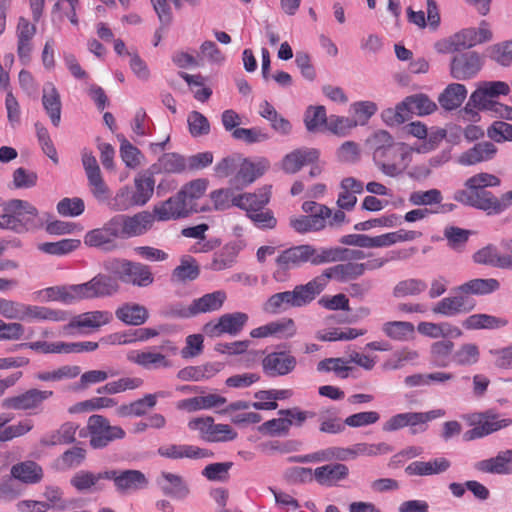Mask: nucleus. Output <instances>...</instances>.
Returning <instances> with one entry per match:
<instances>
[{
  "label": "nucleus",
  "instance_id": "nucleus-1",
  "mask_svg": "<svg viewBox=\"0 0 512 512\" xmlns=\"http://www.w3.org/2000/svg\"><path fill=\"white\" fill-rule=\"evenodd\" d=\"M363 258H365V253L362 250H351L341 247L317 248L310 244L293 246L283 250L276 258L278 268L273 273V278L276 281H283L286 271L298 268L306 263L319 266L347 259L359 260Z\"/></svg>",
  "mask_w": 512,
  "mask_h": 512
},
{
  "label": "nucleus",
  "instance_id": "nucleus-2",
  "mask_svg": "<svg viewBox=\"0 0 512 512\" xmlns=\"http://www.w3.org/2000/svg\"><path fill=\"white\" fill-rule=\"evenodd\" d=\"M313 279L304 285H297L292 291L275 293L264 303L263 310L276 314L290 307H302L311 303L317 295Z\"/></svg>",
  "mask_w": 512,
  "mask_h": 512
},
{
  "label": "nucleus",
  "instance_id": "nucleus-3",
  "mask_svg": "<svg viewBox=\"0 0 512 512\" xmlns=\"http://www.w3.org/2000/svg\"><path fill=\"white\" fill-rule=\"evenodd\" d=\"M104 269L115 275L122 283L136 287H147L154 281L149 266L127 259L112 258L103 263Z\"/></svg>",
  "mask_w": 512,
  "mask_h": 512
},
{
  "label": "nucleus",
  "instance_id": "nucleus-4",
  "mask_svg": "<svg viewBox=\"0 0 512 512\" xmlns=\"http://www.w3.org/2000/svg\"><path fill=\"white\" fill-rule=\"evenodd\" d=\"M468 420L473 428L463 434L465 441L485 437L512 424V419L501 418L500 415L493 410L473 413L469 416Z\"/></svg>",
  "mask_w": 512,
  "mask_h": 512
},
{
  "label": "nucleus",
  "instance_id": "nucleus-5",
  "mask_svg": "<svg viewBox=\"0 0 512 512\" xmlns=\"http://www.w3.org/2000/svg\"><path fill=\"white\" fill-rule=\"evenodd\" d=\"M87 430L90 435V446L94 449H102L115 440L123 439L126 435L120 426H113L109 420L98 414L88 418Z\"/></svg>",
  "mask_w": 512,
  "mask_h": 512
},
{
  "label": "nucleus",
  "instance_id": "nucleus-6",
  "mask_svg": "<svg viewBox=\"0 0 512 512\" xmlns=\"http://www.w3.org/2000/svg\"><path fill=\"white\" fill-rule=\"evenodd\" d=\"M408 156L409 153L404 144L394 143L387 149L375 153L373 161L384 175L396 177L406 168V165L403 164V162Z\"/></svg>",
  "mask_w": 512,
  "mask_h": 512
},
{
  "label": "nucleus",
  "instance_id": "nucleus-7",
  "mask_svg": "<svg viewBox=\"0 0 512 512\" xmlns=\"http://www.w3.org/2000/svg\"><path fill=\"white\" fill-rule=\"evenodd\" d=\"M248 315L244 312L226 313L217 320L204 324L202 331L210 338H217L224 334L238 335L248 322Z\"/></svg>",
  "mask_w": 512,
  "mask_h": 512
},
{
  "label": "nucleus",
  "instance_id": "nucleus-8",
  "mask_svg": "<svg viewBox=\"0 0 512 512\" xmlns=\"http://www.w3.org/2000/svg\"><path fill=\"white\" fill-rule=\"evenodd\" d=\"M53 396L51 390L31 388L18 395L10 396L2 400L3 409L21 411H41L43 403Z\"/></svg>",
  "mask_w": 512,
  "mask_h": 512
},
{
  "label": "nucleus",
  "instance_id": "nucleus-9",
  "mask_svg": "<svg viewBox=\"0 0 512 512\" xmlns=\"http://www.w3.org/2000/svg\"><path fill=\"white\" fill-rule=\"evenodd\" d=\"M491 39L492 32L488 23L483 20L478 28L462 29L451 36L448 42V50L451 52L466 50Z\"/></svg>",
  "mask_w": 512,
  "mask_h": 512
},
{
  "label": "nucleus",
  "instance_id": "nucleus-10",
  "mask_svg": "<svg viewBox=\"0 0 512 512\" xmlns=\"http://www.w3.org/2000/svg\"><path fill=\"white\" fill-rule=\"evenodd\" d=\"M364 274L363 264L355 262H347L337 264L325 269L320 275L313 278L315 287L319 294L325 289L329 280L333 279L338 282H347L357 279Z\"/></svg>",
  "mask_w": 512,
  "mask_h": 512
},
{
  "label": "nucleus",
  "instance_id": "nucleus-11",
  "mask_svg": "<svg viewBox=\"0 0 512 512\" xmlns=\"http://www.w3.org/2000/svg\"><path fill=\"white\" fill-rule=\"evenodd\" d=\"M118 290L119 284L117 280L106 274H97L88 282L76 285L78 301L109 297L117 293Z\"/></svg>",
  "mask_w": 512,
  "mask_h": 512
},
{
  "label": "nucleus",
  "instance_id": "nucleus-12",
  "mask_svg": "<svg viewBox=\"0 0 512 512\" xmlns=\"http://www.w3.org/2000/svg\"><path fill=\"white\" fill-rule=\"evenodd\" d=\"M197 211L196 207L190 206L188 200L180 195V191L175 196L156 204L153 208V213L158 221L185 218Z\"/></svg>",
  "mask_w": 512,
  "mask_h": 512
},
{
  "label": "nucleus",
  "instance_id": "nucleus-13",
  "mask_svg": "<svg viewBox=\"0 0 512 512\" xmlns=\"http://www.w3.org/2000/svg\"><path fill=\"white\" fill-rule=\"evenodd\" d=\"M445 412L441 409L428 412H407L392 416L383 424V431L392 432L406 426L415 427L427 423L428 421L442 417Z\"/></svg>",
  "mask_w": 512,
  "mask_h": 512
},
{
  "label": "nucleus",
  "instance_id": "nucleus-14",
  "mask_svg": "<svg viewBox=\"0 0 512 512\" xmlns=\"http://www.w3.org/2000/svg\"><path fill=\"white\" fill-rule=\"evenodd\" d=\"M482 65V58L477 52L460 53L452 58L450 73L454 79L467 80L476 76Z\"/></svg>",
  "mask_w": 512,
  "mask_h": 512
},
{
  "label": "nucleus",
  "instance_id": "nucleus-15",
  "mask_svg": "<svg viewBox=\"0 0 512 512\" xmlns=\"http://www.w3.org/2000/svg\"><path fill=\"white\" fill-rule=\"evenodd\" d=\"M476 302L470 296L457 292L453 296L442 298L433 307L432 312L446 317L467 314L474 310Z\"/></svg>",
  "mask_w": 512,
  "mask_h": 512
},
{
  "label": "nucleus",
  "instance_id": "nucleus-16",
  "mask_svg": "<svg viewBox=\"0 0 512 512\" xmlns=\"http://www.w3.org/2000/svg\"><path fill=\"white\" fill-rule=\"evenodd\" d=\"M105 479L113 480L116 489L125 493L142 489L148 485V480L144 473L139 470H109L105 471Z\"/></svg>",
  "mask_w": 512,
  "mask_h": 512
},
{
  "label": "nucleus",
  "instance_id": "nucleus-17",
  "mask_svg": "<svg viewBox=\"0 0 512 512\" xmlns=\"http://www.w3.org/2000/svg\"><path fill=\"white\" fill-rule=\"evenodd\" d=\"M296 364V358L285 351L271 352L262 361L263 371L270 377L287 375Z\"/></svg>",
  "mask_w": 512,
  "mask_h": 512
},
{
  "label": "nucleus",
  "instance_id": "nucleus-18",
  "mask_svg": "<svg viewBox=\"0 0 512 512\" xmlns=\"http://www.w3.org/2000/svg\"><path fill=\"white\" fill-rule=\"evenodd\" d=\"M156 484L165 496L176 500H183L190 494L188 483L178 474L163 471L156 478Z\"/></svg>",
  "mask_w": 512,
  "mask_h": 512
},
{
  "label": "nucleus",
  "instance_id": "nucleus-19",
  "mask_svg": "<svg viewBox=\"0 0 512 512\" xmlns=\"http://www.w3.org/2000/svg\"><path fill=\"white\" fill-rule=\"evenodd\" d=\"M320 152L315 148H299L284 156L281 162L282 170L287 174H295L303 166L314 164L318 161Z\"/></svg>",
  "mask_w": 512,
  "mask_h": 512
},
{
  "label": "nucleus",
  "instance_id": "nucleus-20",
  "mask_svg": "<svg viewBox=\"0 0 512 512\" xmlns=\"http://www.w3.org/2000/svg\"><path fill=\"white\" fill-rule=\"evenodd\" d=\"M158 454L162 457L169 459H201L210 458L213 453L207 449L200 448L193 445H165L158 448Z\"/></svg>",
  "mask_w": 512,
  "mask_h": 512
},
{
  "label": "nucleus",
  "instance_id": "nucleus-21",
  "mask_svg": "<svg viewBox=\"0 0 512 512\" xmlns=\"http://www.w3.org/2000/svg\"><path fill=\"white\" fill-rule=\"evenodd\" d=\"M473 260L477 264L512 270V252L501 255L493 245H487L478 250L473 255Z\"/></svg>",
  "mask_w": 512,
  "mask_h": 512
},
{
  "label": "nucleus",
  "instance_id": "nucleus-22",
  "mask_svg": "<svg viewBox=\"0 0 512 512\" xmlns=\"http://www.w3.org/2000/svg\"><path fill=\"white\" fill-rule=\"evenodd\" d=\"M268 167L269 162L267 160H261L258 163H253L244 159L236 175L231 179V184L237 188L251 184L258 177L263 175Z\"/></svg>",
  "mask_w": 512,
  "mask_h": 512
},
{
  "label": "nucleus",
  "instance_id": "nucleus-23",
  "mask_svg": "<svg viewBox=\"0 0 512 512\" xmlns=\"http://www.w3.org/2000/svg\"><path fill=\"white\" fill-rule=\"evenodd\" d=\"M451 466L448 459L439 457L430 461H414L405 468L409 476H430L446 472Z\"/></svg>",
  "mask_w": 512,
  "mask_h": 512
},
{
  "label": "nucleus",
  "instance_id": "nucleus-24",
  "mask_svg": "<svg viewBox=\"0 0 512 512\" xmlns=\"http://www.w3.org/2000/svg\"><path fill=\"white\" fill-rule=\"evenodd\" d=\"M270 187L260 188L255 193L237 194V199H234V205L248 214L264 208L270 200Z\"/></svg>",
  "mask_w": 512,
  "mask_h": 512
},
{
  "label": "nucleus",
  "instance_id": "nucleus-25",
  "mask_svg": "<svg viewBox=\"0 0 512 512\" xmlns=\"http://www.w3.org/2000/svg\"><path fill=\"white\" fill-rule=\"evenodd\" d=\"M478 471L491 474L512 473V450L499 452L496 457L481 460L475 464Z\"/></svg>",
  "mask_w": 512,
  "mask_h": 512
},
{
  "label": "nucleus",
  "instance_id": "nucleus-26",
  "mask_svg": "<svg viewBox=\"0 0 512 512\" xmlns=\"http://www.w3.org/2000/svg\"><path fill=\"white\" fill-rule=\"evenodd\" d=\"M496 153L497 147L492 142L482 141L462 153L459 157V163L462 165H474L489 161L494 158Z\"/></svg>",
  "mask_w": 512,
  "mask_h": 512
},
{
  "label": "nucleus",
  "instance_id": "nucleus-27",
  "mask_svg": "<svg viewBox=\"0 0 512 512\" xmlns=\"http://www.w3.org/2000/svg\"><path fill=\"white\" fill-rule=\"evenodd\" d=\"M187 168L186 159L175 152L164 153L149 169L152 174H180Z\"/></svg>",
  "mask_w": 512,
  "mask_h": 512
},
{
  "label": "nucleus",
  "instance_id": "nucleus-28",
  "mask_svg": "<svg viewBox=\"0 0 512 512\" xmlns=\"http://www.w3.org/2000/svg\"><path fill=\"white\" fill-rule=\"evenodd\" d=\"M349 469L341 463L327 464L314 470L315 480L322 486H334L337 482L345 480Z\"/></svg>",
  "mask_w": 512,
  "mask_h": 512
},
{
  "label": "nucleus",
  "instance_id": "nucleus-29",
  "mask_svg": "<svg viewBox=\"0 0 512 512\" xmlns=\"http://www.w3.org/2000/svg\"><path fill=\"white\" fill-rule=\"evenodd\" d=\"M155 218L154 213L151 214L147 211L139 212L133 216L123 215L125 237L144 234L151 228Z\"/></svg>",
  "mask_w": 512,
  "mask_h": 512
},
{
  "label": "nucleus",
  "instance_id": "nucleus-30",
  "mask_svg": "<svg viewBox=\"0 0 512 512\" xmlns=\"http://www.w3.org/2000/svg\"><path fill=\"white\" fill-rule=\"evenodd\" d=\"M111 319L112 315L107 311L86 312L74 317L63 329L68 332L72 328H99Z\"/></svg>",
  "mask_w": 512,
  "mask_h": 512
},
{
  "label": "nucleus",
  "instance_id": "nucleus-31",
  "mask_svg": "<svg viewBox=\"0 0 512 512\" xmlns=\"http://www.w3.org/2000/svg\"><path fill=\"white\" fill-rule=\"evenodd\" d=\"M153 176L148 169L134 178L135 190H132V194L137 206H144L151 199L155 187Z\"/></svg>",
  "mask_w": 512,
  "mask_h": 512
},
{
  "label": "nucleus",
  "instance_id": "nucleus-32",
  "mask_svg": "<svg viewBox=\"0 0 512 512\" xmlns=\"http://www.w3.org/2000/svg\"><path fill=\"white\" fill-rule=\"evenodd\" d=\"M42 103L52 124L57 127L61 120V100L53 83L49 82L44 85Z\"/></svg>",
  "mask_w": 512,
  "mask_h": 512
},
{
  "label": "nucleus",
  "instance_id": "nucleus-33",
  "mask_svg": "<svg viewBox=\"0 0 512 512\" xmlns=\"http://www.w3.org/2000/svg\"><path fill=\"white\" fill-rule=\"evenodd\" d=\"M227 402L225 397L217 394H208L206 396H196L181 400L177 403V408L194 412L201 409H211L219 407Z\"/></svg>",
  "mask_w": 512,
  "mask_h": 512
},
{
  "label": "nucleus",
  "instance_id": "nucleus-34",
  "mask_svg": "<svg viewBox=\"0 0 512 512\" xmlns=\"http://www.w3.org/2000/svg\"><path fill=\"white\" fill-rule=\"evenodd\" d=\"M473 207L486 211L488 214H498L508 207V203L502 202L501 198L498 199L491 192L485 189H473Z\"/></svg>",
  "mask_w": 512,
  "mask_h": 512
},
{
  "label": "nucleus",
  "instance_id": "nucleus-35",
  "mask_svg": "<svg viewBox=\"0 0 512 512\" xmlns=\"http://www.w3.org/2000/svg\"><path fill=\"white\" fill-rule=\"evenodd\" d=\"M467 96V89L463 84L451 83L439 95L438 102L447 111L455 110L461 106Z\"/></svg>",
  "mask_w": 512,
  "mask_h": 512
},
{
  "label": "nucleus",
  "instance_id": "nucleus-36",
  "mask_svg": "<svg viewBox=\"0 0 512 512\" xmlns=\"http://www.w3.org/2000/svg\"><path fill=\"white\" fill-rule=\"evenodd\" d=\"M227 295L223 290H217L212 293L194 299L193 305L196 316L203 313H212L218 311L224 305Z\"/></svg>",
  "mask_w": 512,
  "mask_h": 512
},
{
  "label": "nucleus",
  "instance_id": "nucleus-37",
  "mask_svg": "<svg viewBox=\"0 0 512 512\" xmlns=\"http://www.w3.org/2000/svg\"><path fill=\"white\" fill-rule=\"evenodd\" d=\"M162 396V392L157 394H146L143 398L138 399L130 404H124L117 408L118 416H143L146 414L147 409H151L156 405L157 396Z\"/></svg>",
  "mask_w": 512,
  "mask_h": 512
},
{
  "label": "nucleus",
  "instance_id": "nucleus-38",
  "mask_svg": "<svg viewBox=\"0 0 512 512\" xmlns=\"http://www.w3.org/2000/svg\"><path fill=\"white\" fill-rule=\"evenodd\" d=\"M116 317L128 325L139 326L144 324L148 317V310L140 304H124L115 312Z\"/></svg>",
  "mask_w": 512,
  "mask_h": 512
},
{
  "label": "nucleus",
  "instance_id": "nucleus-39",
  "mask_svg": "<svg viewBox=\"0 0 512 512\" xmlns=\"http://www.w3.org/2000/svg\"><path fill=\"white\" fill-rule=\"evenodd\" d=\"M11 476L23 483H37L42 479V468L34 461L17 463L11 468Z\"/></svg>",
  "mask_w": 512,
  "mask_h": 512
},
{
  "label": "nucleus",
  "instance_id": "nucleus-40",
  "mask_svg": "<svg viewBox=\"0 0 512 512\" xmlns=\"http://www.w3.org/2000/svg\"><path fill=\"white\" fill-rule=\"evenodd\" d=\"M499 287L500 283L498 282L497 279L476 278L458 286L457 288H455V291L465 294L467 296H469L470 294L486 295L498 290Z\"/></svg>",
  "mask_w": 512,
  "mask_h": 512
},
{
  "label": "nucleus",
  "instance_id": "nucleus-41",
  "mask_svg": "<svg viewBox=\"0 0 512 512\" xmlns=\"http://www.w3.org/2000/svg\"><path fill=\"white\" fill-rule=\"evenodd\" d=\"M408 117L412 114L419 116L428 115L437 109V105L425 94H415L406 97L403 101Z\"/></svg>",
  "mask_w": 512,
  "mask_h": 512
},
{
  "label": "nucleus",
  "instance_id": "nucleus-42",
  "mask_svg": "<svg viewBox=\"0 0 512 512\" xmlns=\"http://www.w3.org/2000/svg\"><path fill=\"white\" fill-rule=\"evenodd\" d=\"M508 321L488 314H473L467 317L462 325L467 330L497 329L505 327Z\"/></svg>",
  "mask_w": 512,
  "mask_h": 512
},
{
  "label": "nucleus",
  "instance_id": "nucleus-43",
  "mask_svg": "<svg viewBox=\"0 0 512 512\" xmlns=\"http://www.w3.org/2000/svg\"><path fill=\"white\" fill-rule=\"evenodd\" d=\"M137 365L147 369L168 368L172 366L171 361L164 353L153 351L138 352L135 356L130 358Z\"/></svg>",
  "mask_w": 512,
  "mask_h": 512
},
{
  "label": "nucleus",
  "instance_id": "nucleus-44",
  "mask_svg": "<svg viewBox=\"0 0 512 512\" xmlns=\"http://www.w3.org/2000/svg\"><path fill=\"white\" fill-rule=\"evenodd\" d=\"M200 268L192 257H183L180 265L172 272L171 280L176 283H186L194 281L199 277Z\"/></svg>",
  "mask_w": 512,
  "mask_h": 512
},
{
  "label": "nucleus",
  "instance_id": "nucleus-45",
  "mask_svg": "<svg viewBox=\"0 0 512 512\" xmlns=\"http://www.w3.org/2000/svg\"><path fill=\"white\" fill-rule=\"evenodd\" d=\"M326 219L320 214L301 216L290 220L291 227L298 233L322 230L326 226Z\"/></svg>",
  "mask_w": 512,
  "mask_h": 512
},
{
  "label": "nucleus",
  "instance_id": "nucleus-46",
  "mask_svg": "<svg viewBox=\"0 0 512 512\" xmlns=\"http://www.w3.org/2000/svg\"><path fill=\"white\" fill-rule=\"evenodd\" d=\"M105 471L94 474L89 471H79L70 480L71 485L78 491H87L92 487L96 490H101L102 486L99 481L105 479Z\"/></svg>",
  "mask_w": 512,
  "mask_h": 512
},
{
  "label": "nucleus",
  "instance_id": "nucleus-47",
  "mask_svg": "<svg viewBox=\"0 0 512 512\" xmlns=\"http://www.w3.org/2000/svg\"><path fill=\"white\" fill-rule=\"evenodd\" d=\"M78 429V425L72 422H66L60 426V428L53 432L48 438L41 440L43 445L55 446L58 444H70L75 441V433Z\"/></svg>",
  "mask_w": 512,
  "mask_h": 512
},
{
  "label": "nucleus",
  "instance_id": "nucleus-48",
  "mask_svg": "<svg viewBox=\"0 0 512 512\" xmlns=\"http://www.w3.org/2000/svg\"><path fill=\"white\" fill-rule=\"evenodd\" d=\"M427 288L425 281L417 278H408L399 281L393 288V296L396 298H404L407 296H417L424 292Z\"/></svg>",
  "mask_w": 512,
  "mask_h": 512
},
{
  "label": "nucleus",
  "instance_id": "nucleus-49",
  "mask_svg": "<svg viewBox=\"0 0 512 512\" xmlns=\"http://www.w3.org/2000/svg\"><path fill=\"white\" fill-rule=\"evenodd\" d=\"M329 117H327L324 106H309L304 115L305 127L309 132H316L321 126L327 128Z\"/></svg>",
  "mask_w": 512,
  "mask_h": 512
},
{
  "label": "nucleus",
  "instance_id": "nucleus-50",
  "mask_svg": "<svg viewBox=\"0 0 512 512\" xmlns=\"http://www.w3.org/2000/svg\"><path fill=\"white\" fill-rule=\"evenodd\" d=\"M510 87L503 81H484L478 85V88L473 92V101L480 99V95H488L494 99L500 95H508Z\"/></svg>",
  "mask_w": 512,
  "mask_h": 512
},
{
  "label": "nucleus",
  "instance_id": "nucleus-51",
  "mask_svg": "<svg viewBox=\"0 0 512 512\" xmlns=\"http://www.w3.org/2000/svg\"><path fill=\"white\" fill-rule=\"evenodd\" d=\"M80 246L78 239H62L57 242H45L38 246L39 250L50 255H66Z\"/></svg>",
  "mask_w": 512,
  "mask_h": 512
},
{
  "label": "nucleus",
  "instance_id": "nucleus-52",
  "mask_svg": "<svg viewBox=\"0 0 512 512\" xmlns=\"http://www.w3.org/2000/svg\"><path fill=\"white\" fill-rule=\"evenodd\" d=\"M43 293L47 301H62L66 304L78 301L76 285L49 287Z\"/></svg>",
  "mask_w": 512,
  "mask_h": 512
},
{
  "label": "nucleus",
  "instance_id": "nucleus-53",
  "mask_svg": "<svg viewBox=\"0 0 512 512\" xmlns=\"http://www.w3.org/2000/svg\"><path fill=\"white\" fill-rule=\"evenodd\" d=\"M108 206L111 210L119 212L137 206L132 194V188L127 185L121 187L114 197L108 199Z\"/></svg>",
  "mask_w": 512,
  "mask_h": 512
},
{
  "label": "nucleus",
  "instance_id": "nucleus-54",
  "mask_svg": "<svg viewBox=\"0 0 512 512\" xmlns=\"http://www.w3.org/2000/svg\"><path fill=\"white\" fill-rule=\"evenodd\" d=\"M232 137L241 140L246 144H254L264 142L270 139L269 133L261 127L253 128H236L232 132Z\"/></svg>",
  "mask_w": 512,
  "mask_h": 512
},
{
  "label": "nucleus",
  "instance_id": "nucleus-55",
  "mask_svg": "<svg viewBox=\"0 0 512 512\" xmlns=\"http://www.w3.org/2000/svg\"><path fill=\"white\" fill-rule=\"evenodd\" d=\"M382 330L391 339L403 341L414 332V326L406 321H391L384 323Z\"/></svg>",
  "mask_w": 512,
  "mask_h": 512
},
{
  "label": "nucleus",
  "instance_id": "nucleus-56",
  "mask_svg": "<svg viewBox=\"0 0 512 512\" xmlns=\"http://www.w3.org/2000/svg\"><path fill=\"white\" fill-rule=\"evenodd\" d=\"M349 361H347L344 358H326L322 361H320L317 365L318 371H324V372H334L338 377L345 379L349 375V371H351L353 368L348 366L347 364Z\"/></svg>",
  "mask_w": 512,
  "mask_h": 512
},
{
  "label": "nucleus",
  "instance_id": "nucleus-57",
  "mask_svg": "<svg viewBox=\"0 0 512 512\" xmlns=\"http://www.w3.org/2000/svg\"><path fill=\"white\" fill-rule=\"evenodd\" d=\"M207 186L208 181L206 179H195L180 189V195H183L185 200H188L190 206L196 207L195 200L204 195Z\"/></svg>",
  "mask_w": 512,
  "mask_h": 512
},
{
  "label": "nucleus",
  "instance_id": "nucleus-58",
  "mask_svg": "<svg viewBox=\"0 0 512 512\" xmlns=\"http://www.w3.org/2000/svg\"><path fill=\"white\" fill-rule=\"evenodd\" d=\"M470 234V230L455 226L446 227L444 230V237L448 242V246L458 251H461L465 247Z\"/></svg>",
  "mask_w": 512,
  "mask_h": 512
},
{
  "label": "nucleus",
  "instance_id": "nucleus-59",
  "mask_svg": "<svg viewBox=\"0 0 512 512\" xmlns=\"http://www.w3.org/2000/svg\"><path fill=\"white\" fill-rule=\"evenodd\" d=\"M479 349L476 344L466 343L463 344L454 354L453 360L461 366H470L478 362Z\"/></svg>",
  "mask_w": 512,
  "mask_h": 512
},
{
  "label": "nucleus",
  "instance_id": "nucleus-60",
  "mask_svg": "<svg viewBox=\"0 0 512 512\" xmlns=\"http://www.w3.org/2000/svg\"><path fill=\"white\" fill-rule=\"evenodd\" d=\"M236 259V252L232 247H224L215 253L208 268L212 271H222L233 266Z\"/></svg>",
  "mask_w": 512,
  "mask_h": 512
},
{
  "label": "nucleus",
  "instance_id": "nucleus-61",
  "mask_svg": "<svg viewBox=\"0 0 512 512\" xmlns=\"http://www.w3.org/2000/svg\"><path fill=\"white\" fill-rule=\"evenodd\" d=\"M84 243L90 247H103L105 250L115 248L112 238L103 227L87 232L84 237Z\"/></svg>",
  "mask_w": 512,
  "mask_h": 512
},
{
  "label": "nucleus",
  "instance_id": "nucleus-62",
  "mask_svg": "<svg viewBox=\"0 0 512 512\" xmlns=\"http://www.w3.org/2000/svg\"><path fill=\"white\" fill-rule=\"evenodd\" d=\"M358 122L352 118L330 115L327 123V130L337 136H346L349 131L355 128Z\"/></svg>",
  "mask_w": 512,
  "mask_h": 512
},
{
  "label": "nucleus",
  "instance_id": "nucleus-63",
  "mask_svg": "<svg viewBox=\"0 0 512 512\" xmlns=\"http://www.w3.org/2000/svg\"><path fill=\"white\" fill-rule=\"evenodd\" d=\"M189 132L193 137L209 134L210 123L208 119L198 111H192L187 118Z\"/></svg>",
  "mask_w": 512,
  "mask_h": 512
},
{
  "label": "nucleus",
  "instance_id": "nucleus-64",
  "mask_svg": "<svg viewBox=\"0 0 512 512\" xmlns=\"http://www.w3.org/2000/svg\"><path fill=\"white\" fill-rule=\"evenodd\" d=\"M489 56L502 66L512 62V40L495 44L489 48Z\"/></svg>",
  "mask_w": 512,
  "mask_h": 512
}]
</instances>
